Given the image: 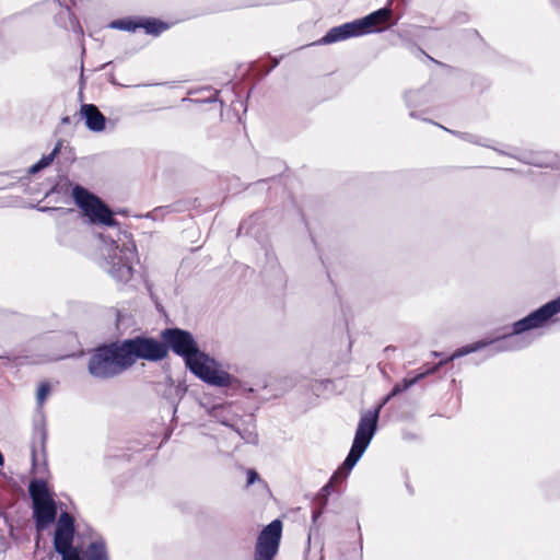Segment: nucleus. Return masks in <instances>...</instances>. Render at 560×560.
<instances>
[{
    "mask_svg": "<svg viewBox=\"0 0 560 560\" xmlns=\"http://www.w3.org/2000/svg\"><path fill=\"white\" fill-rule=\"evenodd\" d=\"M71 195L90 223L115 229L116 238L100 234L104 243L102 253L105 258V268L117 282H128L133 276V265L139 261L132 235L120 231L119 223L115 220L109 207L83 186L74 185Z\"/></svg>",
    "mask_w": 560,
    "mask_h": 560,
    "instance_id": "1",
    "label": "nucleus"
},
{
    "mask_svg": "<svg viewBox=\"0 0 560 560\" xmlns=\"http://www.w3.org/2000/svg\"><path fill=\"white\" fill-rule=\"evenodd\" d=\"M558 313H560V296L540 306L538 310L532 312L524 318L515 322L513 324V331L511 334H508L497 340H481L462 347L457 349L451 357L440 361L438 364L428 368L421 372H418L412 377H405L400 383H397L393 387L389 394L383 398L382 402L375 409L381 410L392 398L406 392L407 389L422 381L428 375L435 373L443 364L447 363L448 361L476 352L492 343L495 345V351L517 350L525 347L526 343L524 342V338L520 337V335L527 330L544 326L545 323H547L552 316L557 315Z\"/></svg>",
    "mask_w": 560,
    "mask_h": 560,
    "instance_id": "2",
    "label": "nucleus"
},
{
    "mask_svg": "<svg viewBox=\"0 0 560 560\" xmlns=\"http://www.w3.org/2000/svg\"><path fill=\"white\" fill-rule=\"evenodd\" d=\"M162 338L167 350L171 349L182 357L186 366L198 378L218 387H228L232 384L233 377L228 372L212 366L214 360L199 350L191 332L180 328H167L162 331Z\"/></svg>",
    "mask_w": 560,
    "mask_h": 560,
    "instance_id": "3",
    "label": "nucleus"
},
{
    "mask_svg": "<svg viewBox=\"0 0 560 560\" xmlns=\"http://www.w3.org/2000/svg\"><path fill=\"white\" fill-rule=\"evenodd\" d=\"M129 369L122 341L104 343L90 352L88 372L93 378L112 380Z\"/></svg>",
    "mask_w": 560,
    "mask_h": 560,
    "instance_id": "4",
    "label": "nucleus"
},
{
    "mask_svg": "<svg viewBox=\"0 0 560 560\" xmlns=\"http://www.w3.org/2000/svg\"><path fill=\"white\" fill-rule=\"evenodd\" d=\"M378 418L380 409L369 410L361 416L350 452L342 465L346 475L357 465L370 445L377 430Z\"/></svg>",
    "mask_w": 560,
    "mask_h": 560,
    "instance_id": "5",
    "label": "nucleus"
},
{
    "mask_svg": "<svg viewBox=\"0 0 560 560\" xmlns=\"http://www.w3.org/2000/svg\"><path fill=\"white\" fill-rule=\"evenodd\" d=\"M124 349L129 368L133 366L137 360L161 361L167 357V347L154 338L137 336L122 340Z\"/></svg>",
    "mask_w": 560,
    "mask_h": 560,
    "instance_id": "6",
    "label": "nucleus"
},
{
    "mask_svg": "<svg viewBox=\"0 0 560 560\" xmlns=\"http://www.w3.org/2000/svg\"><path fill=\"white\" fill-rule=\"evenodd\" d=\"M282 534V522L273 520L258 535L255 560H273L278 552Z\"/></svg>",
    "mask_w": 560,
    "mask_h": 560,
    "instance_id": "7",
    "label": "nucleus"
},
{
    "mask_svg": "<svg viewBox=\"0 0 560 560\" xmlns=\"http://www.w3.org/2000/svg\"><path fill=\"white\" fill-rule=\"evenodd\" d=\"M46 442L47 430L45 424H36L31 444L32 466L35 474H44L47 469Z\"/></svg>",
    "mask_w": 560,
    "mask_h": 560,
    "instance_id": "8",
    "label": "nucleus"
},
{
    "mask_svg": "<svg viewBox=\"0 0 560 560\" xmlns=\"http://www.w3.org/2000/svg\"><path fill=\"white\" fill-rule=\"evenodd\" d=\"M75 533L74 518L67 512L60 514L57 522L54 548L55 550H63L66 546H72Z\"/></svg>",
    "mask_w": 560,
    "mask_h": 560,
    "instance_id": "9",
    "label": "nucleus"
},
{
    "mask_svg": "<svg viewBox=\"0 0 560 560\" xmlns=\"http://www.w3.org/2000/svg\"><path fill=\"white\" fill-rule=\"evenodd\" d=\"M392 18V9L388 7L376 10L362 19L355 20L361 35L383 30L382 25L387 24Z\"/></svg>",
    "mask_w": 560,
    "mask_h": 560,
    "instance_id": "10",
    "label": "nucleus"
},
{
    "mask_svg": "<svg viewBox=\"0 0 560 560\" xmlns=\"http://www.w3.org/2000/svg\"><path fill=\"white\" fill-rule=\"evenodd\" d=\"M33 514L37 529H44L48 524L52 523L57 515V508L54 499L33 503Z\"/></svg>",
    "mask_w": 560,
    "mask_h": 560,
    "instance_id": "11",
    "label": "nucleus"
},
{
    "mask_svg": "<svg viewBox=\"0 0 560 560\" xmlns=\"http://www.w3.org/2000/svg\"><path fill=\"white\" fill-rule=\"evenodd\" d=\"M358 36L362 35L354 20L330 28L326 35L318 40V44L327 45Z\"/></svg>",
    "mask_w": 560,
    "mask_h": 560,
    "instance_id": "12",
    "label": "nucleus"
},
{
    "mask_svg": "<svg viewBox=\"0 0 560 560\" xmlns=\"http://www.w3.org/2000/svg\"><path fill=\"white\" fill-rule=\"evenodd\" d=\"M80 114L89 130L101 132L105 129L106 118L94 104H83Z\"/></svg>",
    "mask_w": 560,
    "mask_h": 560,
    "instance_id": "13",
    "label": "nucleus"
},
{
    "mask_svg": "<svg viewBox=\"0 0 560 560\" xmlns=\"http://www.w3.org/2000/svg\"><path fill=\"white\" fill-rule=\"evenodd\" d=\"M28 492L33 503L51 499L47 482L43 479H34L30 482Z\"/></svg>",
    "mask_w": 560,
    "mask_h": 560,
    "instance_id": "14",
    "label": "nucleus"
},
{
    "mask_svg": "<svg viewBox=\"0 0 560 560\" xmlns=\"http://www.w3.org/2000/svg\"><path fill=\"white\" fill-rule=\"evenodd\" d=\"M86 560H109L104 540L92 541L86 548Z\"/></svg>",
    "mask_w": 560,
    "mask_h": 560,
    "instance_id": "15",
    "label": "nucleus"
},
{
    "mask_svg": "<svg viewBox=\"0 0 560 560\" xmlns=\"http://www.w3.org/2000/svg\"><path fill=\"white\" fill-rule=\"evenodd\" d=\"M140 28L149 35L159 36L168 28V24L158 19H140Z\"/></svg>",
    "mask_w": 560,
    "mask_h": 560,
    "instance_id": "16",
    "label": "nucleus"
},
{
    "mask_svg": "<svg viewBox=\"0 0 560 560\" xmlns=\"http://www.w3.org/2000/svg\"><path fill=\"white\" fill-rule=\"evenodd\" d=\"M230 405H218L211 409L210 415L220 423L232 429L235 423L232 421L233 419L230 416Z\"/></svg>",
    "mask_w": 560,
    "mask_h": 560,
    "instance_id": "17",
    "label": "nucleus"
},
{
    "mask_svg": "<svg viewBox=\"0 0 560 560\" xmlns=\"http://www.w3.org/2000/svg\"><path fill=\"white\" fill-rule=\"evenodd\" d=\"M110 27L120 31L135 32L140 28V18L116 20L110 23Z\"/></svg>",
    "mask_w": 560,
    "mask_h": 560,
    "instance_id": "18",
    "label": "nucleus"
},
{
    "mask_svg": "<svg viewBox=\"0 0 560 560\" xmlns=\"http://www.w3.org/2000/svg\"><path fill=\"white\" fill-rule=\"evenodd\" d=\"M58 152L59 145H57L49 154L44 155L37 163L32 165L28 170V173L36 174L37 172L50 165Z\"/></svg>",
    "mask_w": 560,
    "mask_h": 560,
    "instance_id": "19",
    "label": "nucleus"
},
{
    "mask_svg": "<svg viewBox=\"0 0 560 560\" xmlns=\"http://www.w3.org/2000/svg\"><path fill=\"white\" fill-rule=\"evenodd\" d=\"M240 438L245 442L249 444H257L258 443V434L255 431L254 425L247 427L245 429H241L236 424H234V428H232Z\"/></svg>",
    "mask_w": 560,
    "mask_h": 560,
    "instance_id": "20",
    "label": "nucleus"
},
{
    "mask_svg": "<svg viewBox=\"0 0 560 560\" xmlns=\"http://www.w3.org/2000/svg\"><path fill=\"white\" fill-rule=\"evenodd\" d=\"M62 558V560H82L80 557L79 549L73 546H66L63 550H56Z\"/></svg>",
    "mask_w": 560,
    "mask_h": 560,
    "instance_id": "21",
    "label": "nucleus"
},
{
    "mask_svg": "<svg viewBox=\"0 0 560 560\" xmlns=\"http://www.w3.org/2000/svg\"><path fill=\"white\" fill-rule=\"evenodd\" d=\"M49 393H50L49 383H47V382L42 383L37 389V396H36L37 404L43 405Z\"/></svg>",
    "mask_w": 560,
    "mask_h": 560,
    "instance_id": "22",
    "label": "nucleus"
},
{
    "mask_svg": "<svg viewBox=\"0 0 560 560\" xmlns=\"http://www.w3.org/2000/svg\"><path fill=\"white\" fill-rule=\"evenodd\" d=\"M258 478V475L255 470H249L247 474V483L252 485Z\"/></svg>",
    "mask_w": 560,
    "mask_h": 560,
    "instance_id": "23",
    "label": "nucleus"
},
{
    "mask_svg": "<svg viewBox=\"0 0 560 560\" xmlns=\"http://www.w3.org/2000/svg\"><path fill=\"white\" fill-rule=\"evenodd\" d=\"M65 13L69 16L70 23L74 25L77 22L74 14L71 12L69 7H65Z\"/></svg>",
    "mask_w": 560,
    "mask_h": 560,
    "instance_id": "24",
    "label": "nucleus"
},
{
    "mask_svg": "<svg viewBox=\"0 0 560 560\" xmlns=\"http://www.w3.org/2000/svg\"><path fill=\"white\" fill-rule=\"evenodd\" d=\"M464 139L467 140V141H470V142H475V143H479L481 144V142L477 141L475 139V137L472 135H469V133H465L464 135ZM482 145H487L486 143H482Z\"/></svg>",
    "mask_w": 560,
    "mask_h": 560,
    "instance_id": "25",
    "label": "nucleus"
},
{
    "mask_svg": "<svg viewBox=\"0 0 560 560\" xmlns=\"http://www.w3.org/2000/svg\"><path fill=\"white\" fill-rule=\"evenodd\" d=\"M337 476H338V474L336 472V474L331 477L330 482H329V483H327V485L324 487V490H325V491H327V492H329V491H330V489H331V482L337 478Z\"/></svg>",
    "mask_w": 560,
    "mask_h": 560,
    "instance_id": "26",
    "label": "nucleus"
},
{
    "mask_svg": "<svg viewBox=\"0 0 560 560\" xmlns=\"http://www.w3.org/2000/svg\"><path fill=\"white\" fill-rule=\"evenodd\" d=\"M10 361L9 357H2L0 355V362L8 363Z\"/></svg>",
    "mask_w": 560,
    "mask_h": 560,
    "instance_id": "27",
    "label": "nucleus"
},
{
    "mask_svg": "<svg viewBox=\"0 0 560 560\" xmlns=\"http://www.w3.org/2000/svg\"><path fill=\"white\" fill-rule=\"evenodd\" d=\"M109 82H110L112 84H117V82H116V79H115V75H114V74H110V75H109Z\"/></svg>",
    "mask_w": 560,
    "mask_h": 560,
    "instance_id": "28",
    "label": "nucleus"
},
{
    "mask_svg": "<svg viewBox=\"0 0 560 560\" xmlns=\"http://www.w3.org/2000/svg\"><path fill=\"white\" fill-rule=\"evenodd\" d=\"M4 464V457L2 455V453L0 452V466H2Z\"/></svg>",
    "mask_w": 560,
    "mask_h": 560,
    "instance_id": "29",
    "label": "nucleus"
},
{
    "mask_svg": "<svg viewBox=\"0 0 560 560\" xmlns=\"http://www.w3.org/2000/svg\"><path fill=\"white\" fill-rule=\"evenodd\" d=\"M70 122V118L69 117H63L62 118V124H69Z\"/></svg>",
    "mask_w": 560,
    "mask_h": 560,
    "instance_id": "30",
    "label": "nucleus"
},
{
    "mask_svg": "<svg viewBox=\"0 0 560 560\" xmlns=\"http://www.w3.org/2000/svg\"><path fill=\"white\" fill-rule=\"evenodd\" d=\"M110 63H112V62H106V63H104V65L102 66V68L104 69V68H106L107 66H109Z\"/></svg>",
    "mask_w": 560,
    "mask_h": 560,
    "instance_id": "31",
    "label": "nucleus"
},
{
    "mask_svg": "<svg viewBox=\"0 0 560 560\" xmlns=\"http://www.w3.org/2000/svg\"><path fill=\"white\" fill-rule=\"evenodd\" d=\"M533 163H534V164H536V165H538V166H541V165H542V163H539V162H536V161H535V162H533Z\"/></svg>",
    "mask_w": 560,
    "mask_h": 560,
    "instance_id": "32",
    "label": "nucleus"
},
{
    "mask_svg": "<svg viewBox=\"0 0 560 560\" xmlns=\"http://www.w3.org/2000/svg\"><path fill=\"white\" fill-rule=\"evenodd\" d=\"M409 96H410V94H407V95H406V98H407V100H409ZM407 102L409 103V101H407Z\"/></svg>",
    "mask_w": 560,
    "mask_h": 560,
    "instance_id": "33",
    "label": "nucleus"
}]
</instances>
